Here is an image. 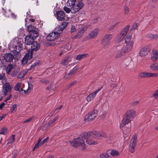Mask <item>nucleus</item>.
<instances>
[{
  "label": "nucleus",
  "instance_id": "obj_35",
  "mask_svg": "<svg viewBox=\"0 0 158 158\" xmlns=\"http://www.w3.org/2000/svg\"><path fill=\"white\" fill-rule=\"evenodd\" d=\"M17 105L16 104H14L10 108V111L11 113H15L17 110Z\"/></svg>",
  "mask_w": 158,
  "mask_h": 158
},
{
  "label": "nucleus",
  "instance_id": "obj_59",
  "mask_svg": "<svg viewBox=\"0 0 158 158\" xmlns=\"http://www.w3.org/2000/svg\"><path fill=\"white\" fill-rule=\"evenodd\" d=\"M48 139H49V137H47L46 138H45V139H44L43 140V141L42 142H41V143H42V144H44V143H46L47 142V141L48 140Z\"/></svg>",
  "mask_w": 158,
  "mask_h": 158
},
{
  "label": "nucleus",
  "instance_id": "obj_6",
  "mask_svg": "<svg viewBox=\"0 0 158 158\" xmlns=\"http://www.w3.org/2000/svg\"><path fill=\"white\" fill-rule=\"evenodd\" d=\"M112 38V34H108L105 35L102 40L101 44L103 48H107L110 45V41Z\"/></svg>",
  "mask_w": 158,
  "mask_h": 158
},
{
  "label": "nucleus",
  "instance_id": "obj_26",
  "mask_svg": "<svg viewBox=\"0 0 158 158\" xmlns=\"http://www.w3.org/2000/svg\"><path fill=\"white\" fill-rule=\"evenodd\" d=\"M150 69L153 70H158V63H155L151 65L150 67Z\"/></svg>",
  "mask_w": 158,
  "mask_h": 158
},
{
  "label": "nucleus",
  "instance_id": "obj_61",
  "mask_svg": "<svg viewBox=\"0 0 158 158\" xmlns=\"http://www.w3.org/2000/svg\"><path fill=\"white\" fill-rule=\"evenodd\" d=\"M12 97V94H10L9 96L7 97L5 100H4V102H6L8 100L10 99Z\"/></svg>",
  "mask_w": 158,
  "mask_h": 158
},
{
  "label": "nucleus",
  "instance_id": "obj_7",
  "mask_svg": "<svg viewBox=\"0 0 158 158\" xmlns=\"http://www.w3.org/2000/svg\"><path fill=\"white\" fill-rule=\"evenodd\" d=\"M137 137L135 134L134 135L130 141L129 146V151L131 153L134 152V149L136 146Z\"/></svg>",
  "mask_w": 158,
  "mask_h": 158
},
{
  "label": "nucleus",
  "instance_id": "obj_41",
  "mask_svg": "<svg viewBox=\"0 0 158 158\" xmlns=\"http://www.w3.org/2000/svg\"><path fill=\"white\" fill-rule=\"evenodd\" d=\"M32 52L31 51L30 52H28V53H27L25 56H26V57L27 58L28 60H30L32 58Z\"/></svg>",
  "mask_w": 158,
  "mask_h": 158
},
{
  "label": "nucleus",
  "instance_id": "obj_14",
  "mask_svg": "<svg viewBox=\"0 0 158 158\" xmlns=\"http://www.w3.org/2000/svg\"><path fill=\"white\" fill-rule=\"evenodd\" d=\"M14 58V56L10 53H7L4 55V59L6 62H12Z\"/></svg>",
  "mask_w": 158,
  "mask_h": 158
},
{
  "label": "nucleus",
  "instance_id": "obj_46",
  "mask_svg": "<svg viewBox=\"0 0 158 158\" xmlns=\"http://www.w3.org/2000/svg\"><path fill=\"white\" fill-rule=\"evenodd\" d=\"M149 37L152 39H155L158 38V35L156 34H151L149 35Z\"/></svg>",
  "mask_w": 158,
  "mask_h": 158
},
{
  "label": "nucleus",
  "instance_id": "obj_44",
  "mask_svg": "<svg viewBox=\"0 0 158 158\" xmlns=\"http://www.w3.org/2000/svg\"><path fill=\"white\" fill-rule=\"evenodd\" d=\"M26 74V73L25 72H22L17 75V77L19 78H23Z\"/></svg>",
  "mask_w": 158,
  "mask_h": 158
},
{
  "label": "nucleus",
  "instance_id": "obj_52",
  "mask_svg": "<svg viewBox=\"0 0 158 158\" xmlns=\"http://www.w3.org/2000/svg\"><path fill=\"white\" fill-rule=\"evenodd\" d=\"M117 24V23H116L114 25H112L108 27L109 30H112L116 26V25Z\"/></svg>",
  "mask_w": 158,
  "mask_h": 158
},
{
  "label": "nucleus",
  "instance_id": "obj_22",
  "mask_svg": "<svg viewBox=\"0 0 158 158\" xmlns=\"http://www.w3.org/2000/svg\"><path fill=\"white\" fill-rule=\"evenodd\" d=\"M91 134L89 135L91 136V137H93L94 138L98 139V137H100L101 132L97 131H94L90 132Z\"/></svg>",
  "mask_w": 158,
  "mask_h": 158
},
{
  "label": "nucleus",
  "instance_id": "obj_3",
  "mask_svg": "<svg viewBox=\"0 0 158 158\" xmlns=\"http://www.w3.org/2000/svg\"><path fill=\"white\" fill-rule=\"evenodd\" d=\"M23 42L21 41L18 40V42L14 41L10 45L9 49L10 51L13 52L15 54L17 55L22 50Z\"/></svg>",
  "mask_w": 158,
  "mask_h": 158
},
{
  "label": "nucleus",
  "instance_id": "obj_33",
  "mask_svg": "<svg viewBox=\"0 0 158 158\" xmlns=\"http://www.w3.org/2000/svg\"><path fill=\"white\" fill-rule=\"evenodd\" d=\"M110 153V151L108 150L106 153H103L100 155L101 158H106L109 157V154Z\"/></svg>",
  "mask_w": 158,
  "mask_h": 158
},
{
  "label": "nucleus",
  "instance_id": "obj_10",
  "mask_svg": "<svg viewBox=\"0 0 158 158\" xmlns=\"http://www.w3.org/2000/svg\"><path fill=\"white\" fill-rule=\"evenodd\" d=\"M99 30L98 28H95L85 38L83 39L84 41H87L89 39H93L95 38L98 35Z\"/></svg>",
  "mask_w": 158,
  "mask_h": 158
},
{
  "label": "nucleus",
  "instance_id": "obj_54",
  "mask_svg": "<svg viewBox=\"0 0 158 158\" xmlns=\"http://www.w3.org/2000/svg\"><path fill=\"white\" fill-rule=\"evenodd\" d=\"M158 90H157L156 92L154 93L152 95V97L155 98H158V93H156V92L158 91Z\"/></svg>",
  "mask_w": 158,
  "mask_h": 158
},
{
  "label": "nucleus",
  "instance_id": "obj_48",
  "mask_svg": "<svg viewBox=\"0 0 158 158\" xmlns=\"http://www.w3.org/2000/svg\"><path fill=\"white\" fill-rule=\"evenodd\" d=\"M63 9L67 13H69L70 11L71 12V10L69 8L66 6H65L64 7Z\"/></svg>",
  "mask_w": 158,
  "mask_h": 158
},
{
  "label": "nucleus",
  "instance_id": "obj_31",
  "mask_svg": "<svg viewBox=\"0 0 158 158\" xmlns=\"http://www.w3.org/2000/svg\"><path fill=\"white\" fill-rule=\"evenodd\" d=\"M55 89V86H54L53 83H51L46 88L47 90H50V91H54Z\"/></svg>",
  "mask_w": 158,
  "mask_h": 158
},
{
  "label": "nucleus",
  "instance_id": "obj_49",
  "mask_svg": "<svg viewBox=\"0 0 158 158\" xmlns=\"http://www.w3.org/2000/svg\"><path fill=\"white\" fill-rule=\"evenodd\" d=\"M34 118V116L31 117L30 118H29L27 119L25 121H24L23 123H29L31 122V121L33 120V119Z\"/></svg>",
  "mask_w": 158,
  "mask_h": 158
},
{
  "label": "nucleus",
  "instance_id": "obj_37",
  "mask_svg": "<svg viewBox=\"0 0 158 158\" xmlns=\"http://www.w3.org/2000/svg\"><path fill=\"white\" fill-rule=\"evenodd\" d=\"M7 129L6 127H4L2 128L0 131V134L6 135L7 132Z\"/></svg>",
  "mask_w": 158,
  "mask_h": 158
},
{
  "label": "nucleus",
  "instance_id": "obj_63",
  "mask_svg": "<svg viewBox=\"0 0 158 158\" xmlns=\"http://www.w3.org/2000/svg\"><path fill=\"white\" fill-rule=\"evenodd\" d=\"M70 75V73H69L67 74H65V75L64 76V77L65 78H67L69 77H71Z\"/></svg>",
  "mask_w": 158,
  "mask_h": 158
},
{
  "label": "nucleus",
  "instance_id": "obj_1",
  "mask_svg": "<svg viewBox=\"0 0 158 158\" xmlns=\"http://www.w3.org/2000/svg\"><path fill=\"white\" fill-rule=\"evenodd\" d=\"M87 135L86 134H83L82 133L79 137L74 139L72 141H70L69 143L72 146L75 148L82 150L85 149L86 147L84 141V138Z\"/></svg>",
  "mask_w": 158,
  "mask_h": 158
},
{
  "label": "nucleus",
  "instance_id": "obj_28",
  "mask_svg": "<svg viewBox=\"0 0 158 158\" xmlns=\"http://www.w3.org/2000/svg\"><path fill=\"white\" fill-rule=\"evenodd\" d=\"M114 141V138L112 134H110L109 135V139L106 140L107 143H111Z\"/></svg>",
  "mask_w": 158,
  "mask_h": 158
},
{
  "label": "nucleus",
  "instance_id": "obj_25",
  "mask_svg": "<svg viewBox=\"0 0 158 158\" xmlns=\"http://www.w3.org/2000/svg\"><path fill=\"white\" fill-rule=\"evenodd\" d=\"M13 69V65L11 64H9L7 66L6 68V73L7 74H10L11 73V72Z\"/></svg>",
  "mask_w": 158,
  "mask_h": 158
},
{
  "label": "nucleus",
  "instance_id": "obj_21",
  "mask_svg": "<svg viewBox=\"0 0 158 158\" xmlns=\"http://www.w3.org/2000/svg\"><path fill=\"white\" fill-rule=\"evenodd\" d=\"M151 59L154 62L156 61L158 59V52L157 51H155L152 52Z\"/></svg>",
  "mask_w": 158,
  "mask_h": 158
},
{
  "label": "nucleus",
  "instance_id": "obj_58",
  "mask_svg": "<svg viewBox=\"0 0 158 158\" xmlns=\"http://www.w3.org/2000/svg\"><path fill=\"white\" fill-rule=\"evenodd\" d=\"M68 23L67 22H65L63 23H62L61 24V26H63V27H64V28H65L67 24Z\"/></svg>",
  "mask_w": 158,
  "mask_h": 158
},
{
  "label": "nucleus",
  "instance_id": "obj_45",
  "mask_svg": "<svg viewBox=\"0 0 158 158\" xmlns=\"http://www.w3.org/2000/svg\"><path fill=\"white\" fill-rule=\"evenodd\" d=\"M29 2L32 5H38V0H29Z\"/></svg>",
  "mask_w": 158,
  "mask_h": 158
},
{
  "label": "nucleus",
  "instance_id": "obj_9",
  "mask_svg": "<svg viewBox=\"0 0 158 158\" xmlns=\"http://www.w3.org/2000/svg\"><path fill=\"white\" fill-rule=\"evenodd\" d=\"M98 114L97 111L94 110L87 114L85 117L84 120L85 121L89 122L94 119Z\"/></svg>",
  "mask_w": 158,
  "mask_h": 158
},
{
  "label": "nucleus",
  "instance_id": "obj_23",
  "mask_svg": "<svg viewBox=\"0 0 158 158\" xmlns=\"http://www.w3.org/2000/svg\"><path fill=\"white\" fill-rule=\"evenodd\" d=\"M84 32V30H81L78 31L76 35L73 37V39H78L81 38Z\"/></svg>",
  "mask_w": 158,
  "mask_h": 158
},
{
  "label": "nucleus",
  "instance_id": "obj_24",
  "mask_svg": "<svg viewBox=\"0 0 158 158\" xmlns=\"http://www.w3.org/2000/svg\"><path fill=\"white\" fill-rule=\"evenodd\" d=\"M89 56L88 53H85L78 55L76 57V60H80Z\"/></svg>",
  "mask_w": 158,
  "mask_h": 158
},
{
  "label": "nucleus",
  "instance_id": "obj_51",
  "mask_svg": "<svg viewBox=\"0 0 158 158\" xmlns=\"http://www.w3.org/2000/svg\"><path fill=\"white\" fill-rule=\"evenodd\" d=\"M145 72H141L139 73V76L142 78H145Z\"/></svg>",
  "mask_w": 158,
  "mask_h": 158
},
{
  "label": "nucleus",
  "instance_id": "obj_20",
  "mask_svg": "<svg viewBox=\"0 0 158 158\" xmlns=\"http://www.w3.org/2000/svg\"><path fill=\"white\" fill-rule=\"evenodd\" d=\"M149 50L147 47L142 48L139 52V55L140 56L143 57L147 54Z\"/></svg>",
  "mask_w": 158,
  "mask_h": 158
},
{
  "label": "nucleus",
  "instance_id": "obj_13",
  "mask_svg": "<svg viewBox=\"0 0 158 158\" xmlns=\"http://www.w3.org/2000/svg\"><path fill=\"white\" fill-rule=\"evenodd\" d=\"M12 89V87L10 86L8 82L6 83L3 86V93L6 95L10 92Z\"/></svg>",
  "mask_w": 158,
  "mask_h": 158
},
{
  "label": "nucleus",
  "instance_id": "obj_40",
  "mask_svg": "<svg viewBox=\"0 0 158 158\" xmlns=\"http://www.w3.org/2000/svg\"><path fill=\"white\" fill-rule=\"evenodd\" d=\"M41 139H40L38 141V142L37 143L35 144V146L33 150H35V149H37L40 146L42 145V144L41 142Z\"/></svg>",
  "mask_w": 158,
  "mask_h": 158
},
{
  "label": "nucleus",
  "instance_id": "obj_64",
  "mask_svg": "<svg viewBox=\"0 0 158 158\" xmlns=\"http://www.w3.org/2000/svg\"><path fill=\"white\" fill-rule=\"evenodd\" d=\"M17 155V152H15L12 155L11 158H15Z\"/></svg>",
  "mask_w": 158,
  "mask_h": 158
},
{
  "label": "nucleus",
  "instance_id": "obj_47",
  "mask_svg": "<svg viewBox=\"0 0 158 158\" xmlns=\"http://www.w3.org/2000/svg\"><path fill=\"white\" fill-rule=\"evenodd\" d=\"M157 76V74L156 73L148 72V77H155Z\"/></svg>",
  "mask_w": 158,
  "mask_h": 158
},
{
  "label": "nucleus",
  "instance_id": "obj_55",
  "mask_svg": "<svg viewBox=\"0 0 158 158\" xmlns=\"http://www.w3.org/2000/svg\"><path fill=\"white\" fill-rule=\"evenodd\" d=\"M124 10L125 14H128L129 12V9L128 7L126 6H125L124 7Z\"/></svg>",
  "mask_w": 158,
  "mask_h": 158
},
{
  "label": "nucleus",
  "instance_id": "obj_29",
  "mask_svg": "<svg viewBox=\"0 0 158 158\" xmlns=\"http://www.w3.org/2000/svg\"><path fill=\"white\" fill-rule=\"evenodd\" d=\"M96 95L93 93L89 94L87 97L86 100L87 101L89 102L92 100Z\"/></svg>",
  "mask_w": 158,
  "mask_h": 158
},
{
  "label": "nucleus",
  "instance_id": "obj_15",
  "mask_svg": "<svg viewBox=\"0 0 158 158\" xmlns=\"http://www.w3.org/2000/svg\"><path fill=\"white\" fill-rule=\"evenodd\" d=\"M131 36L130 35H127L126 38L125 43L127 46L131 47L132 48L133 42L131 40Z\"/></svg>",
  "mask_w": 158,
  "mask_h": 158
},
{
  "label": "nucleus",
  "instance_id": "obj_34",
  "mask_svg": "<svg viewBox=\"0 0 158 158\" xmlns=\"http://www.w3.org/2000/svg\"><path fill=\"white\" fill-rule=\"evenodd\" d=\"M78 69V66H76L69 73L70 75L71 76L73 75L76 72Z\"/></svg>",
  "mask_w": 158,
  "mask_h": 158
},
{
  "label": "nucleus",
  "instance_id": "obj_32",
  "mask_svg": "<svg viewBox=\"0 0 158 158\" xmlns=\"http://www.w3.org/2000/svg\"><path fill=\"white\" fill-rule=\"evenodd\" d=\"M15 140V135H13L8 139L7 144L12 143Z\"/></svg>",
  "mask_w": 158,
  "mask_h": 158
},
{
  "label": "nucleus",
  "instance_id": "obj_2",
  "mask_svg": "<svg viewBox=\"0 0 158 158\" xmlns=\"http://www.w3.org/2000/svg\"><path fill=\"white\" fill-rule=\"evenodd\" d=\"M136 112L133 110L127 111L122 121L120 126L123 127L130 123L136 116Z\"/></svg>",
  "mask_w": 158,
  "mask_h": 158
},
{
  "label": "nucleus",
  "instance_id": "obj_5",
  "mask_svg": "<svg viewBox=\"0 0 158 158\" xmlns=\"http://www.w3.org/2000/svg\"><path fill=\"white\" fill-rule=\"evenodd\" d=\"M132 49L131 47H129L127 45L123 46L121 49L120 52H118L115 56L116 58H120L122 57L127 53L129 52Z\"/></svg>",
  "mask_w": 158,
  "mask_h": 158
},
{
  "label": "nucleus",
  "instance_id": "obj_43",
  "mask_svg": "<svg viewBox=\"0 0 158 158\" xmlns=\"http://www.w3.org/2000/svg\"><path fill=\"white\" fill-rule=\"evenodd\" d=\"M27 57H26V56H25L22 60V64L23 65H25L27 63Z\"/></svg>",
  "mask_w": 158,
  "mask_h": 158
},
{
  "label": "nucleus",
  "instance_id": "obj_57",
  "mask_svg": "<svg viewBox=\"0 0 158 158\" xmlns=\"http://www.w3.org/2000/svg\"><path fill=\"white\" fill-rule=\"evenodd\" d=\"M19 92L20 94L23 95L27 93V91L26 90L23 89H21L20 90H19Z\"/></svg>",
  "mask_w": 158,
  "mask_h": 158
},
{
  "label": "nucleus",
  "instance_id": "obj_50",
  "mask_svg": "<svg viewBox=\"0 0 158 158\" xmlns=\"http://www.w3.org/2000/svg\"><path fill=\"white\" fill-rule=\"evenodd\" d=\"M1 79H2L3 82H5L6 81V79L4 76V75L3 74H0V80Z\"/></svg>",
  "mask_w": 158,
  "mask_h": 158
},
{
  "label": "nucleus",
  "instance_id": "obj_27",
  "mask_svg": "<svg viewBox=\"0 0 158 158\" xmlns=\"http://www.w3.org/2000/svg\"><path fill=\"white\" fill-rule=\"evenodd\" d=\"M71 61L69 58H65L62 60L61 62V64L64 65H67L69 64V62Z\"/></svg>",
  "mask_w": 158,
  "mask_h": 158
},
{
  "label": "nucleus",
  "instance_id": "obj_8",
  "mask_svg": "<svg viewBox=\"0 0 158 158\" xmlns=\"http://www.w3.org/2000/svg\"><path fill=\"white\" fill-rule=\"evenodd\" d=\"M86 134L87 135L84 137V139L85 140L86 142L89 145H94L97 144L98 142L97 141H95L93 139L94 138L93 137H91V136L89 135L91 134L90 132H84L83 133V134Z\"/></svg>",
  "mask_w": 158,
  "mask_h": 158
},
{
  "label": "nucleus",
  "instance_id": "obj_19",
  "mask_svg": "<svg viewBox=\"0 0 158 158\" xmlns=\"http://www.w3.org/2000/svg\"><path fill=\"white\" fill-rule=\"evenodd\" d=\"M34 39L29 35L27 36L25 38V42L27 45H31L35 41Z\"/></svg>",
  "mask_w": 158,
  "mask_h": 158
},
{
  "label": "nucleus",
  "instance_id": "obj_42",
  "mask_svg": "<svg viewBox=\"0 0 158 158\" xmlns=\"http://www.w3.org/2000/svg\"><path fill=\"white\" fill-rule=\"evenodd\" d=\"M110 154L113 156H115L119 154L118 152L115 150H113L110 152Z\"/></svg>",
  "mask_w": 158,
  "mask_h": 158
},
{
  "label": "nucleus",
  "instance_id": "obj_16",
  "mask_svg": "<svg viewBox=\"0 0 158 158\" xmlns=\"http://www.w3.org/2000/svg\"><path fill=\"white\" fill-rule=\"evenodd\" d=\"M56 16L57 19L59 21H62L65 17L64 13L62 11H59L56 12Z\"/></svg>",
  "mask_w": 158,
  "mask_h": 158
},
{
  "label": "nucleus",
  "instance_id": "obj_11",
  "mask_svg": "<svg viewBox=\"0 0 158 158\" xmlns=\"http://www.w3.org/2000/svg\"><path fill=\"white\" fill-rule=\"evenodd\" d=\"M60 33L57 32L51 33L47 36L46 39L48 41H53L60 36Z\"/></svg>",
  "mask_w": 158,
  "mask_h": 158
},
{
  "label": "nucleus",
  "instance_id": "obj_62",
  "mask_svg": "<svg viewBox=\"0 0 158 158\" xmlns=\"http://www.w3.org/2000/svg\"><path fill=\"white\" fill-rule=\"evenodd\" d=\"M106 112H104L103 114L101 115V117L102 119L104 118L106 116Z\"/></svg>",
  "mask_w": 158,
  "mask_h": 158
},
{
  "label": "nucleus",
  "instance_id": "obj_4",
  "mask_svg": "<svg viewBox=\"0 0 158 158\" xmlns=\"http://www.w3.org/2000/svg\"><path fill=\"white\" fill-rule=\"evenodd\" d=\"M129 25H127L122 31L117 35L115 40L116 43H119L123 40L129 31Z\"/></svg>",
  "mask_w": 158,
  "mask_h": 158
},
{
  "label": "nucleus",
  "instance_id": "obj_38",
  "mask_svg": "<svg viewBox=\"0 0 158 158\" xmlns=\"http://www.w3.org/2000/svg\"><path fill=\"white\" fill-rule=\"evenodd\" d=\"M130 130L129 128L125 127L124 128L123 132L124 134H126V135H129L130 133Z\"/></svg>",
  "mask_w": 158,
  "mask_h": 158
},
{
  "label": "nucleus",
  "instance_id": "obj_17",
  "mask_svg": "<svg viewBox=\"0 0 158 158\" xmlns=\"http://www.w3.org/2000/svg\"><path fill=\"white\" fill-rule=\"evenodd\" d=\"M32 27V26H30L28 27V29L30 34L29 35L35 39L38 36L39 34L37 31L33 30H31L29 29L31 27V28Z\"/></svg>",
  "mask_w": 158,
  "mask_h": 158
},
{
  "label": "nucleus",
  "instance_id": "obj_56",
  "mask_svg": "<svg viewBox=\"0 0 158 158\" xmlns=\"http://www.w3.org/2000/svg\"><path fill=\"white\" fill-rule=\"evenodd\" d=\"M64 27H63L62 26L60 25L58 27L57 30L59 31H62L64 29Z\"/></svg>",
  "mask_w": 158,
  "mask_h": 158
},
{
  "label": "nucleus",
  "instance_id": "obj_12",
  "mask_svg": "<svg viewBox=\"0 0 158 158\" xmlns=\"http://www.w3.org/2000/svg\"><path fill=\"white\" fill-rule=\"evenodd\" d=\"M84 6V4L81 2H79L76 5L73 6L71 9V13H75L81 9Z\"/></svg>",
  "mask_w": 158,
  "mask_h": 158
},
{
  "label": "nucleus",
  "instance_id": "obj_18",
  "mask_svg": "<svg viewBox=\"0 0 158 158\" xmlns=\"http://www.w3.org/2000/svg\"><path fill=\"white\" fill-rule=\"evenodd\" d=\"M40 48V44L37 41H35L31 46V49L32 51H36Z\"/></svg>",
  "mask_w": 158,
  "mask_h": 158
},
{
  "label": "nucleus",
  "instance_id": "obj_60",
  "mask_svg": "<svg viewBox=\"0 0 158 158\" xmlns=\"http://www.w3.org/2000/svg\"><path fill=\"white\" fill-rule=\"evenodd\" d=\"M76 30V28L74 26L72 25L71 27V32L73 33Z\"/></svg>",
  "mask_w": 158,
  "mask_h": 158
},
{
  "label": "nucleus",
  "instance_id": "obj_36",
  "mask_svg": "<svg viewBox=\"0 0 158 158\" xmlns=\"http://www.w3.org/2000/svg\"><path fill=\"white\" fill-rule=\"evenodd\" d=\"M19 69H15L12 72V73L11 74V76L12 77H15L19 72Z\"/></svg>",
  "mask_w": 158,
  "mask_h": 158
},
{
  "label": "nucleus",
  "instance_id": "obj_39",
  "mask_svg": "<svg viewBox=\"0 0 158 158\" xmlns=\"http://www.w3.org/2000/svg\"><path fill=\"white\" fill-rule=\"evenodd\" d=\"M21 85V83H18L14 87V90L15 91H18L19 90V89Z\"/></svg>",
  "mask_w": 158,
  "mask_h": 158
},
{
  "label": "nucleus",
  "instance_id": "obj_53",
  "mask_svg": "<svg viewBox=\"0 0 158 158\" xmlns=\"http://www.w3.org/2000/svg\"><path fill=\"white\" fill-rule=\"evenodd\" d=\"M101 135H100V136H101L105 138H107V135L104 132H101Z\"/></svg>",
  "mask_w": 158,
  "mask_h": 158
},
{
  "label": "nucleus",
  "instance_id": "obj_30",
  "mask_svg": "<svg viewBox=\"0 0 158 158\" xmlns=\"http://www.w3.org/2000/svg\"><path fill=\"white\" fill-rule=\"evenodd\" d=\"M76 0H68L67 5L68 6H73L75 4Z\"/></svg>",
  "mask_w": 158,
  "mask_h": 158
}]
</instances>
